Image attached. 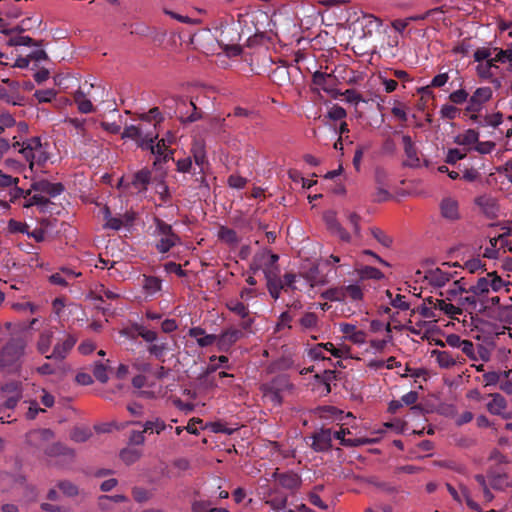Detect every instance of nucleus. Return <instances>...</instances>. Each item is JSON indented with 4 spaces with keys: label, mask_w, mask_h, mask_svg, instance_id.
<instances>
[{
    "label": "nucleus",
    "mask_w": 512,
    "mask_h": 512,
    "mask_svg": "<svg viewBox=\"0 0 512 512\" xmlns=\"http://www.w3.org/2000/svg\"><path fill=\"white\" fill-rule=\"evenodd\" d=\"M142 426H143L145 432H150V433L155 432L157 434H160L162 431H164L167 428V425L165 424V422L160 418L148 420Z\"/></svg>",
    "instance_id": "e433bc0d"
},
{
    "label": "nucleus",
    "mask_w": 512,
    "mask_h": 512,
    "mask_svg": "<svg viewBox=\"0 0 512 512\" xmlns=\"http://www.w3.org/2000/svg\"><path fill=\"white\" fill-rule=\"evenodd\" d=\"M29 226L26 223L10 219L8 222V231L10 233H23L27 234Z\"/></svg>",
    "instance_id": "13d9d810"
},
{
    "label": "nucleus",
    "mask_w": 512,
    "mask_h": 512,
    "mask_svg": "<svg viewBox=\"0 0 512 512\" xmlns=\"http://www.w3.org/2000/svg\"><path fill=\"white\" fill-rule=\"evenodd\" d=\"M246 37V46L247 47H255L264 43L266 37L265 32L259 31L258 29L252 34L250 28H248V32L244 36Z\"/></svg>",
    "instance_id": "c9c22d12"
},
{
    "label": "nucleus",
    "mask_w": 512,
    "mask_h": 512,
    "mask_svg": "<svg viewBox=\"0 0 512 512\" xmlns=\"http://www.w3.org/2000/svg\"><path fill=\"white\" fill-rule=\"evenodd\" d=\"M57 486L68 497L78 495V487L70 481H60Z\"/></svg>",
    "instance_id": "3c124183"
},
{
    "label": "nucleus",
    "mask_w": 512,
    "mask_h": 512,
    "mask_svg": "<svg viewBox=\"0 0 512 512\" xmlns=\"http://www.w3.org/2000/svg\"><path fill=\"white\" fill-rule=\"evenodd\" d=\"M499 387L503 392L512 394V370L504 373Z\"/></svg>",
    "instance_id": "338daca9"
},
{
    "label": "nucleus",
    "mask_w": 512,
    "mask_h": 512,
    "mask_svg": "<svg viewBox=\"0 0 512 512\" xmlns=\"http://www.w3.org/2000/svg\"><path fill=\"white\" fill-rule=\"evenodd\" d=\"M77 342V338L72 334H65L62 338L57 339V343L55 344L53 351L46 355V359L64 360L72 348L75 346Z\"/></svg>",
    "instance_id": "39448f33"
},
{
    "label": "nucleus",
    "mask_w": 512,
    "mask_h": 512,
    "mask_svg": "<svg viewBox=\"0 0 512 512\" xmlns=\"http://www.w3.org/2000/svg\"><path fill=\"white\" fill-rule=\"evenodd\" d=\"M91 431L86 428H75L71 433V438L75 442H85L91 437Z\"/></svg>",
    "instance_id": "052dcab7"
},
{
    "label": "nucleus",
    "mask_w": 512,
    "mask_h": 512,
    "mask_svg": "<svg viewBox=\"0 0 512 512\" xmlns=\"http://www.w3.org/2000/svg\"><path fill=\"white\" fill-rule=\"evenodd\" d=\"M56 96V92L53 89L37 90L34 93V97L40 103L51 102Z\"/></svg>",
    "instance_id": "5fc2aeb1"
},
{
    "label": "nucleus",
    "mask_w": 512,
    "mask_h": 512,
    "mask_svg": "<svg viewBox=\"0 0 512 512\" xmlns=\"http://www.w3.org/2000/svg\"><path fill=\"white\" fill-rule=\"evenodd\" d=\"M418 398H419L418 392L410 391L401 397V402H402V404H405V405H413L411 407L412 410L420 411V410H422L421 406L415 405V403L418 401Z\"/></svg>",
    "instance_id": "603ef678"
},
{
    "label": "nucleus",
    "mask_w": 512,
    "mask_h": 512,
    "mask_svg": "<svg viewBox=\"0 0 512 512\" xmlns=\"http://www.w3.org/2000/svg\"><path fill=\"white\" fill-rule=\"evenodd\" d=\"M144 433H146L143 430H133L130 432L129 434V438H128V443L130 445H143L144 442H145V436H144Z\"/></svg>",
    "instance_id": "69168bd1"
},
{
    "label": "nucleus",
    "mask_w": 512,
    "mask_h": 512,
    "mask_svg": "<svg viewBox=\"0 0 512 512\" xmlns=\"http://www.w3.org/2000/svg\"><path fill=\"white\" fill-rule=\"evenodd\" d=\"M331 77L330 74H327V73H324V72H321V71H316L313 75H312V81H313V84H315L316 86H319L321 87L322 89L324 90H327V80Z\"/></svg>",
    "instance_id": "0e129e2a"
},
{
    "label": "nucleus",
    "mask_w": 512,
    "mask_h": 512,
    "mask_svg": "<svg viewBox=\"0 0 512 512\" xmlns=\"http://www.w3.org/2000/svg\"><path fill=\"white\" fill-rule=\"evenodd\" d=\"M492 95L493 91L488 86L477 88L470 96L465 112H479L483 105L492 98Z\"/></svg>",
    "instance_id": "6e6552de"
},
{
    "label": "nucleus",
    "mask_w": 512,
    "mask_h": 512,
    "mask_svg": "<svg viewBox=\"0 0 512 512\" xmlns=\"http://www.w3.org/2000/svg\"><path fill=\"white\" fill-rule=\"evenodd\" d=\"M162 281L155 276H144L143 288L148 295H154L161 290Z\"/></svg>",
    "instance_id": "7c9ffc66"
},
{
    "label": "nucleus",
    "mask_w": 512,
    "mask_h": 512,
    "mask_svg": "<svg viewBox=\"0 0 512 512\" xmlns=\"http://www.w3.org/2000/svg\"><path fill=\"white\" fill-rule=\"evenodd\" d=\"M435 308L439 309L445 315L453 319L456 318V315H461L463 312L460 307H456L453 304L447 303L443 299H435Z\"/></svg>",
    "instance_id": "a878e982"
},
{
    "label": "nucleus",
    "mask_w": 512,
    "mask_h": 512,
    "mask_svg": "<svg viewBox=\"0 0 512 512\" xmlns=\"http://www.w3.org/2000/svg\"><path fill=\"white\" fill-rule=\"evenodd\" d=\"M449 100L455 105H461L465 102L468 103L469 94L465 89H458L449 94Z\"/></svg>",
    "instance_id": "09e8293b"
},
{
    "label": "nucleus",
    "mask_w": 512,
    "mask_h": 512,
    "mask_svg": "<svg viewBox=\"0 0 512 512\" xmlns=\"http://www.w3.org/2000/svg\"><path fill=\"white\" fill-rule=\"evenodd\" d=\"M278 481L282 487L287 489H295L301 482L300 477L293 472L279 474Z\"/></svg>",
    "instance_id": "bb28decb"
},
{
    "label": "nucleus",
    "mask_w": 512,
    "mask_h": 512,
    "mask_svg": "<svg viewBox=\"0 0 512 512\" xmlns=\"http://www.w3.org/2000/svg\"><path fill=\"white\" fill-rule=\"evenodd\" d=\"M133 329L135 330V332L137 333V335H139L140 337H142L146 342L148 343H154L155 341H158V335L155 331L153 330H149L147 328H145L144 326L142 325H139V324H135L133 326Z\"/></svg>",
    "instance_id": "4c0bfd02"
},
{
    "label": "nucleus",
    "mask_w": 512,
    "mask_h": 512,
    "mask_svg": "<svg viewBox=\"0 0 512 512\" xmlns=\"http://www.w3.org/2000/svg\"><path fill=\"white\" fill-rule=\"evenodd\" d=\"M479 140V133L474 129H468L458 136V143L461 145L476 144Z\"/></svg>",
    "instance_id": "37998d69"
},
{
    "label": "nucleus",
    "mask_w": 512,
    "mask_h": 512,
    "mask_svg": "<svg viewBox=\"0 0 512 512\" xmlns=\"http://www.w3.org/2000/svg\"><path fill=\"white\" fill-rule=\"evenodd\" d=\"M404 153L407 157V161L404 165L409 167H418L420 159L418 157V149L409 135H403L402 137Z\"/></svg>",
    "instance_id": "9b49d317"
},
{
    "label": "nucleus",
    "mask_w": 512,
    "mask_h": 512,
    "mask_svg": "<svg viewBox=\"0 0 512 512\" xmlns=\"http://www.w3.org/2000/svg\"><path fill=\"white\" fill-rule=\"evenodd\" d=\"M507 407L505 398L500 394H493L492 400L487 404V409L491 414L501 415Z\"/></svg>",
    "instance_id": "5701e85b"
},
{
    "label": "nucleus",
    "mask_w": 512,
    "mask_h": 512,
    "mask_svg": "<svg viewBox=\"0 0 512 512\" xmlns=\"http://www.w3.org/2000/svg\"><path fill=\"white\" fill-rule=\"evenodd\" d=\"M141 456V453L136 449L124 448L120 452V458L126 464H133Z\"/></svg>",
    "instance_id": "de8ad7c7"
},
{
    "label": "nucleus",
    "mask_w": 512,
    "mask_h": 512,
    "mask_svg": "<svg viewBox=\"0 0 512 512\" xmlns=\"http://www.w3.org/2000/svg\"><path fill=\"white\" fill-rule=\"evenodd\" d=\"M54 340V330L52 327L44 329L40 332L37 343H36V349L37 351L46 357V355H49L48 352L50 351L51 345Z\"/></svg>",
    "instance_id": "2eb2a0df"
},
{
    "label": "nucleus",
    "mask_w": 512,
    "mask_h": 512,
    "mask_svg": "<svg viewBox=\"0 0 512 512\" xmlns=\"http://www.w3.org/2000/svg\"><path fill=\"white\" fill-rule=\"evenodd\" d=\"M453 278V274L441 268L430 269L425 273V279L435 287H442Z\"/></svg>",
    "instance_id": "ddd939ff"
},
{
    "label": "nucleus",
    "mask_w": 512,
    "mask_h": 512,
    "mask_svg": "<svg viewBox=\"0 0 512 512\" xmlns=\"http://www.w3.org/2000/svg\"><path fill=\"white\" fill-rule=\"evenodd\" d=\"M141 119L148 122L155 121L154 127H156V124L160 123L163 120V117L159 108L154 107L151 108L147 113L143 114Z\"/></svg>",
    "instance_id": "4d7b16f0"
},
{
    "label": "nucleus",
    "mask_w": 512,
    "mask_h": 512,
    "mask_svg": "<svg viewBox=\"0 0 512 512\" xmlns=\"http://www.w3.org/2000/svg\"><path fill=\"white\" fill-rule=\"evenodd\" d=\"M440 215L449 222H457L462 218L459 201L455 197H444L439 203Z\"/></svg>",
    "instance_id": "0eeeda50"
},
{
    "label": "nucleus",
    "mask_w": 512,
    "mask_h": 512,
    "mask_svg": "<svg viewBox=\"0 0 512 512\" xmlns=\"http://www.w3.org/2000/svg\"><path fill=\"white\" fill-rule=\"evenodd\" d=\"M492 273H487L486 276L480 277L475 285L468 288L472 294L478 295V297H485L491 290L490 277Z\"/></svg>",
    "instance_id": "aec40b11"
},
{
    "label": "nucleus",
    "mask_w": 512,
    "mask_h": 512,
    "mask_svg": "<svg viewBox=\"0 0 512 512\" xmlns=\"http://www.w3.org/2000/svg\"><path fill=\"white\" fill-rule=\"evenodd\" d=\"M371 234L374 239H376L382 246L386 248H389L393 243V239L380 228H371Z\"/></svg>",
    "instance_id": "c03bdc74"
},
{
    "label": "nucleus",
    "mask_w": 512,
    "mask_h": 512,
    "mask_svg": "<svg viewBox=\"0 0 512 512\" xmlns=\"http://www.w3.org/2000/svg\"><path fill=\"white\" fill-rule=\"evenodd\" d=\"M64 123L69 124L73 126L76 129V134L82 138L87 137V131H86V119H79V118H66L64 120Z\"/></svg>",
    "instance_id": "79ce46f5"
},
{
    "label": "nucleus",
    "mask_w": 512,
    "mask_h": 512,
    "mask_svg": "<svg viewBox=\"0 0 512 512\" xmlns=\"http://www.w3.org/2000/svg\"><path fill=\"white\" fill-rule=\"evenodd\" d=\"M1 81L7 85L6 89L9 93L8 103L13 105H21L24 97L20 95V84L18 81L9 78H1Z\"/></svg>",
    "instance_id": "6ab92c4d"
},
{
    "label": "nucleus",
    "mask_w": 512,
    "mask_h": 512,
    "mask_svg": "<svg viewBox=\"0 0 512 512\" xmlns=\"http://www.w3.org/2000/svg\"><path fill=\"white\" fill-rule=\"evenodd\" d=\"M229 359L227 356H224V355H221V356H211L210 357V364L207 368V372L208 373H211V372H215L216 370H218L220 367H227L229 368V366H227L226 364L228 363Z\"/></svg>",
    "instance_id": "49530a36"
},
{
    "label": "nucleus",
    "mask_w": 512,
    "mask_h": 512,
    "mask_svg": "<svg viewBox=\"0 0 512 512\" xmlns=\"http://www.w3.org/2000/svg\"><path fill=\"white\" fill-rule=\"evenodd\" d=\"M340 331L355 344H363L366 341V333L362 330H357L353 324H340Z\"/></svg>",
    "instance_id": "f3484780"
},
{
    "label": "nucleus",
    "mask_w": 512,
    "mask_h": 512,
    "mask_svg": "<svg viewBox=\"0 0 512 512\" xmlns=\"http://www.w3.org/2000/svg\"><path fill=\"white\" fill-rule=\"evenodd\" d=\"M344 300L350 299L352 301H359L363 297V292L360 286L358 285H347L343 286Z\"/></svg>",
    "instance_id": "ea45409f"
},
{
    "label": "nucleus",
    "mask_w": 512,
    "mask_h": 512,
    "mask_svg": "<svg viewBox=\"0 0 512 512\" xmlns=\"http://www.w3.org/2000/svg\"><path fill=\"white\" fill-rule=\"evenodd\" d=\"M218 238L231 246H236L240 242V238L236 231L226 226H220L218 230Z\"/></svg>",
    "instance_id": "393cba45"
},
{
    "label": "nucleus",
    "mask_w": 512,
    "mask_h": 512,
    "mask_svg": "<svg viewBox=\"0 0 512 512\" xmlns=\"http://www.w3.org/2000/svg\"><path fill=\"white\" fill-rule=\"evenodd\" d=\"M357 23L363 29L364 36H371L374 31L379 29L381 20L374 15L364 14L361 18H358Z\"/></svg>",
    "instance_id": "dca6fc26"
},
{
    "label": "nucleus",
    "mask_w": 512,
    "mask_h": 512,
    "mask_svg": "<svg viewBox=\"0 0 512 512\" xmlns=\"http://www.w3.org/2000/svg\"><path fill=\"white\" fill-rule=\"evenodd\" d=\"M490 485L493 489L501 490L508 486L507 476L505 474L493 475L490 480Z\"/></svg>",
    "instance_id": "774afa93"
},
{
    "label": "nucleus",
    "mask_w": 512,
    "mask_h": 512,
    "mask_svg": "<svg viewBox=\"0 0 512 512\" xmlns=\"http://www.w3.org/2000/svg\"><path fill=\"white\" fill-rule=\"evenodd\" d=\"M3 396H22V385L18 381H10L1 386Z\"/></svg>",
    "instance_id": "58836bf2"
},
{
    "label": "nucleus",
    "mask_w": 512,
    "mask_h": 512,
    "mask_svg": "<svg viewBox=\"0 0 512 512\" xmlns=\"http://www.w3.org/2000/svg\"><path fill=\"white\" fill-rule=\"evenodd\" d=\"M41 139L39 137H32L22 143L19 152L25 157L27 161H30V168L33 167L34 154L33 151L41 147Z\"/></svg>",
    "instance_id": "a211bd4d"
},
{
    "label": "nucleus",
    "mask_w": 512,
    "mask_h": 512,
    "mask_svg": "<svg viewBox=\"0 0 512 512\" xmlns=\"http://www.w3.org/2000/svg\"><path fill=\"white\" fill-rule=\"evenodd\" d=\"M262 391H263L264 397L267 398L274 405L282 404L283 395L280 394L279 392L275 391L274 389H271L270 386L264 384L262 387Z\"/></svg>",
    "instance_id": "a18cd8bd"
},
{
    "label": "nucleus",
    "mask_w": 512,
    "mask_h": 512,
    "mask_svg": "<svg viewBox=\"0 0 512 512\" xmlns=\"http://www.w3.org/2000/svg\"><path fill=\"white\" fill-rule=\"evenodd\" d=\"M154 224L155 248L159 253L165 254L181 243L180 237L174 232L170 224L157 217L154 218Z\"/></svg>",
    "instance_id": "7ed1b4c3"
},
{
    "label": "nucleus",
    "mask_w": 512,
    "mask_h": 512,
    "mask_svg": "<svg viewBox=\"0 0 512 512\" xmlns=\"http://www.w3.org/2000/svg\"><path fill=\"white\" fill-rule=\"evenodd\" d=\"M324 220L328 230L331 233L337 235L342 241H350V234L337 221L336 216L333 212L326 213L324 215Z\"/></svg>",
    "instance_id": "4468645a"
},
{
    "label": "nucleus",
    "mask_w": 512,
    "mask_h": 512,
    "mask_svg": "<svg viewBox=\"0 0 512 512\" xmlns=\"http://www.w3.org/2000/svg\"><path fill=\"white\" fill-rule=\"evenodd\" d=\"M94 377L101 383L108 381L107 368L104 364L96 362L93 368Z\"/></svg>",
    "instance_id": "6e6d98bb"
},
{
    "label": "nucleus",
    "mask_w": 512,
    "mask_h": 512,
    "mask_svg": "<svg viewBox=\"0 0 512 512\" xmlns=\"http://www.w3.org/2000/svg\"><path fill=\"white\" fill-rule=\"evenodd\" d=\"M151 172L149 170H140L133 176L132 185L139 190H146L150 183Z\"/></svg>",
    "instance_id": "c85d7f7f"
},
{
    "label": "nucleus",
    "mask_w": 512,
    "mask_h": 512,
    "mask_svg": "<svg viewBox=\"0 0 512 512\" xmlns=\"http://www.w3.org/2000/svg\"><path fill=\"white\" fill-rule=\"evenodd\" d=\"M147 350L152 356L157 359H162L168 350L166 339H158V341L150 344Z\"/></svg>",
    "instance_id": "2f4dec72"
},
{
    "label": "nucleus",
    "mask_w": 512,
    "mask_h": 512,
    "mask_svg": "<svg viewBox=\"0 0 512 512\" xmlns=\"http://www.w3.org/2000/svg\"><path fill=\"white\" fill-rule=\"evenodd\" d=\"M176 105L182 123H193L202 118V111L197 108L193 101L188 103L184 98H177Z\"/></svg>",
    "instance_id": "423d86ee"
},
{
    "label": "nucleus",
    "mask_w": 512,
    "mask_h": 512,
    "mask_svg": "<svg viewBox=\"0 0 512 512\" xmlns=\"http://www.w3.org/2000/svg\"><path fill=\"white\" fill-rule=\"evenodd\" d=\"M323 347V351H328L336 358H343L348 353V348H336L331 342L320 343Z\"/></svg>",
    "instance_id": "bf43d9fd"
},
{
    "label": "nucleus",
    "mask_w": 512,
    "mask_h": 512,
    "mask_svg": "<svg viewBox=\"0 0 512 512\" xmlns=\"http://www.w3.org/2000/svg\"><path fill=\"white\" fill-rule=\"evenodd\" d=\"M440 114L442 118L453 120L459 114V109L454 105L445 104L441 107Z\"/></svg>",
    "instance_id": "e2e57ef3"
},
{
    "label": "nucleus",
    "mask_w": 512,
    "mask_h": 512,
    "mask_svg": "<svg viewBox=\"0 0 512 512\" xmlns=\"http://www.w3.org/2000/svg\"><path fill=\"white\" fill-rule=\"evenodd\" d=\"M266 385L270 386L271 389H274L275 391L279 392L282 395L285 391H288L292 388V384L285 375H279L275 377L271 382L267 383Z\"/></svg>",
    "instance_id": "c756f323"
},
{
    "label": "nucleus",
    "mask_w": 512,
    "mask_h": 512,
    "mask_svg": "<svg viewBox=\"0 0 512 512\" xmlns=\"http://www.w3.org/2000/svg\"><path fill=\"white\" fill-rule=\"evenodd\" d=\"M216 33V40L228 57L241 55L243 47L240 41L246 32L242 29L240 21L221 24Z\"/></svg>",
    "instance_id": "f257e3e1"
},
{
    "label": "nucleus",
    "mask_w": 512,
    "mask_h": 512,
    "mask_svg": "<svg viewBox=\"0 0 512 512\" xmlns=\"http://www.w3.org/2000/svg\"><path fill=\"white\" fill-rule=\"evenodd\" d=\"M45 454L49 457L66 456L68 458L74 457V451L62 443H54L45 450Z\"/></svg>",
    "instance_id": "b1692460"
},
{
    "label": "nucleus",
    "mask_w": 512,
    "mask_h": 512,
    "mask_svg": "<svg viewBox=\"0 0 512 512\" xmlns=\"http://www.w3.org/2000/svg\"><path fill=\"white\" fill-rule=\"evenodd\" d=\"M503 115L500 112L486 115L483 117V122H479L480 126H491V127H497L502 123Z\"/></svg>",
    "instance_id": "8fccbe9b"
},
{
    "label": "nucleus",
    "mask_w": 512,
    "mask_h": 512,
    "mask_svg": "<svg viewBox=\"0 0 512 512\" xmlns=\"http://www.w3.org/2000/svg\"><path fill=\"white\" fill-rule=\"evenodd\" d=\"M296 274L294 273H285L282 277V285H283V290L285 292H293L297 289V287L295 286V282H296Z\"/></svg>",
    "instance_id": "864d4df0"
},
{
    "label": "nucleus",
    "mask_w": 512,
    "mask_h": 512,
    "mask_svg": "<svg viewBox=\"0 0 512 512\" xmlns=\"http://www.w3.org/2000/svg\"><path fill=\"white\" fill-rule=\"evenodd\" d=\"M311 448L316 452L328 451L332 447V432L330 429L322 428L312 435Z\"/></svg>",
    "instance_id": "9d476101"
},
{
    "label": "nucleus",
    "mask_w": 512,
    "mask_h": 512,
    "mask_svg": "<svg viewBox=\"0 0 512 512\" xmlns=\"http://www.w3.org/2000/svg\"><path fill=\"white\" fill-rule=\"evenodd\" d=\"M28 340L23 336L10 338L0 350V367L7 373L17 372L22 365Z\"/></svg>",
    "instance_id": "f03ea898"
},
{
    "label": "nucleus",
    "mask_w": 512,
    "mask_h": 512,
    "mask_svg": "<svg viewBox=\"0 0 512 512\" xmlns=\"http://www.w3.org/2000/svg\"><path fill=\"white\" fill-rule=\"evenodd\" d=\"M327 116L329 119L337 121L344 119L347 116V112L343 107L335 104L329 109Z\"/></svg>",
    "instance_id": "680f3d73"
},
{
    "label": "nucleus",
    "mask_w": 512,
    "mask_h": 512,
    "mask_svg": "<svg viewBox=\"0 0 512 512\" xmlns=\"http://www.w3.org/2000/svg\"><path fill=\"white\" fill-rule=\"evenodd\" d=\"M144 133L141 126L130 125L126 126L122 132V138H129L135 140L139 145L140 141L144 138Z\"/></svg>",
    "instance_id": "72a5a7b5"
},
{
    "label": "nucleus",
    "mask_w": 512,
    "mask_h": 512,
    "mask_svg": "<svg viewBox=\"0 0 512 512\" xmlns=\"http://www.w3.org/2000/svg\"><path fill=\"white\" fill-rule=\"evenodd\" d=\"M299 325L302 330H315L318 328L319 319L314 312H306L299 319Z\"/></svg>",
    "instance_id": "cd10ccee"
},
{
    "label": "nucleus",
    "mask_w": 512,
    "mask_h": 512,
    "mask_svg": "<svg viewBox=\"0 0 512 512\" xmlns=\"http://www.w3.org/2000/svg\"><path fill=\"white\" fill-rule=\"evenodd\" d=\"M31 188L34 191L45 193L51 197H56L64 191V186L61 183H51L46 179L33 182Z\"/></svg>",
    "instance_id": "f8f14e48"
},
{
    "label": "nucleus",
    "mask_w": 512,
    "mask_h": 512,
    "mask_svg": "<svg viewBox=\"0 0 512 512\" xmlns=\"http://www.w3.org/2000/svg\"><path fill=\"white\" fill-rule=\"evenodd\" d=\"M497 53L494 56V60L500 63L508 62L512 66V42L506 45V49H494Z\"/></svg>",
    "instance_id": "a19ab883"
},
{
    "label": "nucleus",
    "mask_w": 512,
    "mask_h": 512,
    "mask_svg": "<svg viewBox=\"0 0 512 512\" xmlns=\"http://www.w3.org/2000/svg\"><path fill=\"white\" fill-rule=\"evenodd\" d=\"M433 355L436 356V361L441 368H450L456 364L453 355L448 351L434 350Z\"/></svg>",
    "instance_id": "473e14b6"
},
{
    "label": "nucleus",
    "mask_w": 512,
    "mask_h": 512,
    "mask_svg": "<svg viewBox=\"0 0 512 512\" xmlns=\"http://www.w3.org/2000/svg\"><path fill=\"white\" fill-rule=\"evenodd\" d=\"M475 204L483 211L484 214L490 216L495 214L496 203L491 196L481 195L475 199Z\"/></svg>",
    "instance_id": "412c9836"
},
{
    "label": "nucleus",
    "mask_w": 512,
    "mask_h": 512,
    "mask_svg": "<svg viewBox=\"0 0 512 512\" xmlns=\"http://www.w3.org/2000/svg\"><path fill=\"white\" fill-rule=\"evenodd\" d=\"M158 138L157 133L147 132L140 141L139 147L143 150H149L152 154L162 157L163 162L173 159V150H168L166 139H160L156 144L154 141Z\"/></svg>",
    "instance_id": "20e7f679"
},
{
    "label": "nucleus",
    "mask_w": 512,
    "mask_h": 512,
    "mask_svg": "<svg viewBox=\"0 0 512 512\" xmlns=\"http://www.w3.org/2000/svg\"><path fill=\"white\" fill-rule=\"evenodd\" d=\"M243 336L242 329L230 327L217 335V347L220 351L227 352Z\"/></svg>",
    "instance_id": "1a4fd4ad"
},
{
    "label": "nucleus",
    "mask_w": 512,
    "mask_h": 512,
    "mask_svg": "<svg viewBox=\"0 0 512 512\" xmlns=\"http://www.w3.org/2000/svg\"><path fill=\"white\" fill-rule=\"evenodd\" d=\"M226 306L231 312L240 316L242 319H245L247 316H249L248 306L237 299L228 301Z\"/></svg>",
    "instance_id": "f704fd0d"
},
{
    "label": "nucleus",
    "mask_w": 512,
    "mask_h": 512,
    "mask_svg": "<svg viewBox=\"0 0 512 512\" xmlns=\"http://www.w3.org/2000/svg\"><path fill=\"white\" fill-rule=\"evenodd\" d=\"M264 277L266 280V287L272 286H283L282 278L280 277V269L279 267H264L263 268Z\"/></svg>",
    "instance_id": "4be33fe9"
}]
</instances>
